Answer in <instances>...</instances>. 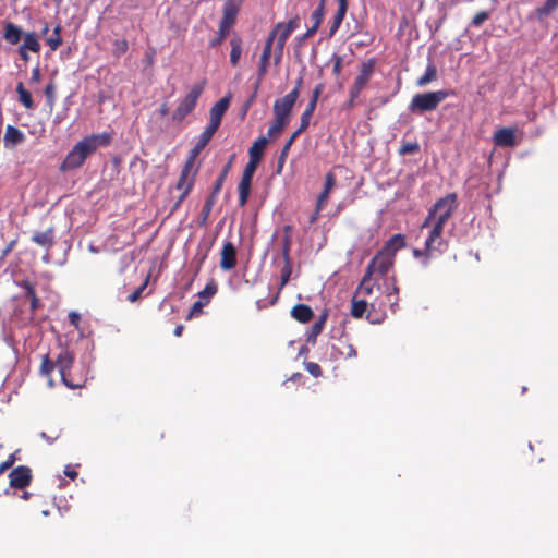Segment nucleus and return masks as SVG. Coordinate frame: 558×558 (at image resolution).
<instances>
[{"instance_id": "4", "label": "nucleus", "mask_w": 558, "mask_h": 558, "mask_svg": "<svg viewBox=\"0 0 558 558\" xmlns=\"http://www.w3.org/2000/svg\"><path fill=\"white\" fill-rule=\"evenodd\" d=\"M448 95L449 94L446 90L416 94L412 98L409 109L413 113H423L425 111L435 110L438 105L448 97Z\"/></svg>"}, {"instance_id": "31", "label": "nucleus", "mask_w": 558, "mask_h": 558, "mask_svg": "<svg viewBox=\"0 0 558 558\" xmlns=\"http://www.w3.org/2000/svg\"><path fill=\"white\" fill-rule=\"evenodd\" d=\"M436 78V68L429 64L423 76L417 80V86L423 87L433 82Z\"/></svg>"}, {"instance_id": "48", "label": "nucleus", "mask_w": 558, "mask_h": 558, "mask_svg": "<svg viewBox=\"0 0 558 558\" xmlns=\"http://www.w3.org/2000/svg\"><path fill=\"white\" fill-rule=\"evenodd\" d=\"M45 94H46V97L48 99V102L49 104H52L54 101V86L53 84H48L45 88Z\"/></svg>"}, {"instance_id": "40", "label": "nucleus", "mask_w": 558, "mask_h": 558, "mask_svg": "<svg viewBox=\"0 0 558 558\" xmlns=\"http://www.w3.org/2000/svg\"><path fill=\"white\" fill-rule=\"evenodd\" d=\"M257 165H258V162H256L254 160H250L244 168L242 177L252 180L254 172L256 171Z\"/></svg>"}, {"instance_id": "5", "label": "nucleus", "mask_w": 558, "mask_h": 558, "mask_svg": "<svg viewBox=\"0 0 558 558\" xmlns=\"http://www.w3.org/2000/svg\"><path fill=\"white\" fill-rule=\"evenodd\" d=\"M300 20L298 16L291 19L288 23H277L272 32H276V47L274 49V61L275 64L278 65L281 62L283 56V49L290 34L299 27Z\"/></svg>"}, {"instance_id": "38", "label": "nucleus", "mask_w": 558, "mask_h": 558, "mask_svg": "<svg viewBox=\"0 0 558 558\" xmlns=\"http://www.w3.org/2000/svg\"><path fill=\"white\" fill-rule=\"evenodd\" d=\"M302 131L300 130H296L292 135L291 137L289 138V141L286 143V145L283 146L282 150H281V156H280V159L283 160L286 158V156L288 155V151L290 150V147L292 146L293 142L295 141V138L299 136V134L301 133Z\"/></svg>"}, {"instance_id": "14", "label": "nucleus", "mask_w": 558, "mask_h": 558, "mask_svg": "<svg viewBox=\"0 0 558 558\" xmlns=\"http://www.w3.org/2000/svg\"><path fill=\"white\" fill-rule=\"evenodd\" d=\"M220 267L230 270L236 265V248L231 242H226L220 253Z\"/></svg>"}, {"instance_id": "9", "label": "nucleus", "mask_w": 558, "mask_h": 558, "mask_svg": "<svg viewBox=\"0 0 558 558\" xmlns=\"http://www.w3.org/2000/svg\"><path fill=\"white\" fill-rule=\"evenodd\" d=\"M298 99V90H291L284 97L277 99L274 104V114L276 119L289 122L290 113Z\"/></svg>"}, {"instance_id": "29", "label": "nucleus", "mask_w": 558, "mask_h": 558, "mask_svg": "<svg viewBox=\"0 0 558 558\" xmlns=\"http://www.w3.org/2000/svg\"><path fill=\"white\" fill-rule=\"evenodd\" d=\"M315 108H316L315 99H311L305 111L303 112V114L301 117V125L299 128L300 131L303 132L308 126Z\"/></svg>"}, {"instance_id": "19", "label": "nucleus", "mask_w": 558, "mask_h": 558, "mask_svg": "<svg viewBox=\"0 0 558 558\" xmlns=\"http://www.w3.org/2000/svg\"><path fill=\"white\" fill-rule=\"evenodd\" d=\"M72 363H73V356L69 352H62L58 356V360H57V363H56V367H58L63 383L66 386H69V387H73L66 380V375H68V373H69V371H70V368L72 366Z\"/></svg>"}, {"instance_id": "7", "label": "nucleus", "mask_w": 558, "mask_h": 558, "mask_svg": "<svg viewBox=\"0 0 558 558\" xmlns=\"http://www.w3.org/2000/svg\"><path fill=\"white\" fill-rule=\"evenodd\" d=\"M203 90L202 85H194L187 95L180 101L178 108L173 113V119L181 121L195 108L197 99Z\"/></svg>"}, {"instance_id": "28", "label": "nucleus", "mask_w": 558, "mask_h": 558, "mask_svg": "<svg viewBox=\"0 0 558 558\" xmlns=\"http://www.w3.org/2000/svg\"><path fill=\"white\" fill-rule=\"evenodd\" d=\"M251 183L252 180L244 177H242L239 183V199L241 206H244L247 202L251 192Z\"/></svg>"}, {"instance_id": "22", "label": "nucleus", "mask_w": 558, "mask_h": 558, "mask_svg": "<svg viewBox=\"0 0 558 558\" xmlns=\"http://www.w3.org/2000/svg\"><path fill=\"white\" fill-rule=\"evenodd\" d=\"M267 144H268V138L265 136H262L258 140H256L248 150L250 160L259 162Z\"/></svg>"}, {"instance_id": "33", "label": "nucleus", "mask_w": 558, "mask_h": 558, "mask_svg": "<svg viewBox=\"0 0 558 558\" xmlns=\"http://www.w3.org/2000/svg\"><path fill=\"white\" fill-rule=\"evenodd\" d=\"M557 8L558 0H546L545 3L536 10V12L541 17H543L549 15Z\"/></svg>"}, {"instance_id": "54", "label": "nucleus", "mask_w": 558, "mask_h": 558, "mask_svg": "<svg viewBox=\"0 0 558 558\" xmlns=\"http://www.w3.org/2000/svg\"><path fill=\"white\" fill-rule=\"evenodd\" d=\"M28 51H29V50H26V49H24V48H23V47H21V46H20V48H19V54H20V57H21L24 61H28V60H29Z\"/></svg>"}, {"instance_id": "44", "label": "nucleus", "mask_w": 558, "mask_h": 558, "mask_svg": "<svg viewBox=\"0 0 558 558\" xmlns=\"http://www.w3.org/2000/svg\"><path fill=\"white\" fill-rule=\"evenodd\" d=\"M207 304V301L203 302L202 300H198L196 301L193 306H192V310L190 312V315L189 317H192V316H195V315H198L203 307Z\"/></svg>"}, {"instance_id": "34", "label": "nucleus", "mask_w": 558, "mask_h": 558, "mask_svg": "<svg viewBox=\"0 0 558 558\" xmlns=\"http://www.w3.org/2000/svg\"><path fill=\"white\" fill-rule=\"evenodd\" d=\"M60 32H61V27L57 26L53 29V34L50 37H48V39H47V44L52 51L57 50L62 43Z\"/></svg>"}, {"instance_id": "62", "label": "nucleus", "mask_w": 558, "mask_h": 558, "mask_svg": "<svg viewBox=\"0 0 558 558\" xmlns=\"http://www.w3.org/2000/svg\"><path fill=\"white\" fill-rule=\"evenodd\" d=\"M168 111H169V109H168V106H167V105H162V106L160 107L159 112H160V114H161V116H167V114H168Z\"/></svg>"}, {"instance_id": "51", "label": "nucleus", "mask_w": 558, "mask_h": 558, "mask_svg": "<svg viewBox=\"0 0 558 558\" xmlns=\"http://www.w3.org/2000/svg\"><path fill=\"white\" fill-rule=\"evenodd\" d=\"M34 241L40 245H45L48 242V235L46 233L36 234Z\"/></svg>"}, {"instance_id": "41", "label": "nucleus", "mask_w": 558, "mask_h": 558, "mask_svg": "<svg viewBox=\"0 0 558 558\" xmlns=\"http://www.w3.org/2000/svg\"><path fill=\"white\" fill-rule=\"evenodd\" d=\"M128 50V43L124 39H119L114 41V53L117 56H121L125 53Z\"/></svg>"}, {"instance_id": "15", "label": "nucleus", "mask_w": 558, "mask_h": 558, "mask_svg": "<svg viewBox=\"0 0 558 558\" xmlns=\"http://www.w3.org/2000/svg\"><path fill=\"white\" fill-rule=\"evenodd\" d=\"M31 470L26 466H17L10 473V484L15 488H24L31 482Z\"/></svg>"}, {"instance_id": "20", "label": "nucleus", "mask_w": 558, "mask_h": 558, "mask_svg": "<svg viewBox=\"0 0 558 558\" xmlns=\"http://www.w3.org/2000/svg\"><path fill=\"white\" fill-rule=\"evenodd\" d=\"M336 185V178L335 175L329 172L326 174L325 177V183H324V190L323 192L318 195V198H317V209L318 210H322L329 197V194L330 192L332 191V189L335 187Z\"/></svg>"}, {"instance_id": "25", "label": "nucleus", "mask_w": 558, "mask_h": 558, "mask_svg": "<svg viewBox=\"0 0 558 558\" xmlns=\"http://www.w3.org/2000/svg\"><path fill=\"white\" fill-rule=\"evenodd\" d=\"M24 134L16 128L9 125L4 133L5 145H16L22 143Z\"/></svg>"}, {"instance_id": "1", "label": "nucleus", "mask_w": 558, "mask_h": 558, "mask_svg": "<svg viewBox=\"0 0 558 558\" xmlns=\"http://www.w3.org/2000/svg\"><path fill=\"white\" fill-rule=\"evenodd\" d=\"M111 136L108 133L90 134L78 141L64 158L61 169L63 171L80 168L85 160L98 148L109 145Z\"/></svg>"}, {"instance_id": "37", "label": "nucleus", "mask_w": 558, "mask_h": 558, "mask_svg": "<svg viewBox=\"0 0 558 558\" xmlns=\"http://www.w3.org/2000/svg\"><path fill=\"white\" fill-rule=\"evenodd\" d=\"M217 292V284L214 283V282H209L206 284V287L199 292V298L201 299H206V301L208 302V300L215 295Z\"/></svg>"}, {"instance_id": "8", "label": "nucleus", "mask_w": 558, "mask_h": 558, "mask_svg": "<svg viewBox=\"0 0 558 558\" xmlns=\"http://www.w3.org/2000/svg\"><path fill=\"white\" fill-rule=\"evenodd\" d=\"M393 259L395 257L390 253L381 250L372 259L365 274H369L372 277H374V275L384 276L393 266Z\"/></svg>"}, {"instance_id": "47", "label": "nucleus", "mask_w": 558, "mask_h": 558, "mask_svg": "<svg viewBox=\"0 0 558 558\" xmlns=\"http://www.w3.org/2000/svg\"><path fill=\"white\" fill-rule=\"evenodd\" d=\"M325 320H326V315L322 316V317L319 318V320H318V322H316V323L313 325V327H312V332H313V335H315V336H316V335H318V333H320V332H322L323 327H324V324H325Z\"/></svg>"}, {"instance_id": "21", "label": "nucleus", "mask_w": 558, "mask_h": 558, "mask_svg": "<svg viewBox=\"0 0 558 558\" xmlns=\"http://www.w3.org/2000/svg\"><path fill=\"white\" fill-rule=\"evenodd\" d=\"M22 36L24 35L21 27L13 23H7L4 25L3 37L8 43L15 45L21 40Z\"/></svg>"}, {"instance_id": "18", "label": "nucleus", "mask_w": 558, "mask_h": 558, "mask_svg": "<svg viewBox=\"0 0 558 558\" xmlns=\"http://www.w3.org/2000/svg\"><path fill=\"white\" fill-rule=\"evenodd\" d=\"M214 134L215 132L210 131L207 128L204 130V132L197 138V142L195 143L194 147L191 149L187 161H192L193 163L195 162L196 157L205 148V146L208 144Z\"/></svg>"}, {"instance_id": "61", "label": "nucleus", "mask_w": 558, "mask_h": 558, "mask_svg": "<svg viewBox=\"0 0 558 558\" xmlns=\"http://www.w3.org/2000/svg\"><path fill=\"white\" fill-rule=\"evenodd\" d=\"M223 179H225V177H223V175H221V177L218 179V181H217V183H216V186H215V191H216V192H218V191L221 189V185H222Z\"/></svg>"}, {"instance_id": "50", "label": "nucleus", "mask_w": 558, "mask_h": 558, "mask_svg": "<svg viewBox=\"0 0 558 558\" xmlns=\"http://www.w3.org/2000/svg\"><path fill=\"white\" fill-rule=\"evenodd\" d=\"M15 461L14 454H11L7 461L0 464V473H3L8 470Z\"/></svg>"}, {"instance_id": "36", "label": "nucleus", "mask_w": 558, "mask_h": 558, "mask_svg": "<svg viewBox=\"0 0 558 558\" xmlns=\"http://www.w3.org/2000/svg\"><path fill=\"white\" fill-rule=\"evenodd\" d=\"M311 19L315 27H319L324 19V0L320 1L318 8L312 13Z\"/></svg>"}, {"instance_id": "30", "label": "nucleus", "mask_w": 558, "mask_h": 558, "mask_svg": "<svg viewBox=\"0 0 558 558\" xmlns=\"http://www.w3.org/2000/svg\"><path fill=\"white\" fill-rule=\"evenodd\" d=\"M20 102L27 109L33 108L34 102L31 94L24 88L23 84L20 83L16 87Z\"/></svg>"}, {"instance_id": "12", "label": "nucleus", "mask_w": 558, "mask_h": 558, "mask_svg": "<svg viewBox=\"0 0 558 558\" xmlns=\"http://www.w3.org/2000/svg\"><path fill=\"white\" fill-rule=\"evenodd\" d=\"M427 228H429V232H428V236L425 240V251L427 252V254H430L434 251L440 250V247L444 244V239H442L444 227L432 223Z\"/></svg>"}, {"instance_id": "17", "label": "nucleus", "mask_w": 558, "mask_h": 558, "mask_svg": "<svg viewBox=\"0 0 558 558\" xmlns=\"http://www.w3.org/2000/svg\"><path fill=\"white\" fill-rule=\"evenodd\" d=\"M494 142L497 146H514L515 131L511 128H502L495 132Z\"/></svg>"}, {"instance_id": "3", "label": "nucleus", "mask_w": 558, "mask_h": 558, "mask_svg": "<svg viewBox=\"0 0 558 558\" xmlns=\"http://www.w3.org/2000/svg\"><path fill=\"white\" fill-rule=\"evenodd\" d=\"M457 207L456 194H448L444 198L439 199L433 208L425 221L422 225V229H425L429 225H438L444 227L448 219L452 216Z\"/></svg>"}, {"instance_id": "35", "label": "nucleus", "mask_w": 558, "mask_h": 558, "mask_svg": "<svg viewBox=\"0 0 558 558\" xmlns=\"http://www.w3.org/2000/svg\"><path fill=\"white\" fill-rule=\"evenodd\" d=\"M287 124V122L275 118L274 122L268 129V136L274 138L279 136Z\"/></svg>"}, {"instance_id": "58", "label": "nucleus", "mask_w": 558, "mask_h": 558, "mask_svg": "<svg viewBox=\"0 0 558 558\" xmlns=\"http://www.w3.org/2000/svg\"><path fill=\"white\" fill-rule=\"evenodd\" d=\"M339 2V8L338 10L339 11H342V12H347V0H338Z\"/></svg>"}, {"instance_id": "10", "label": "nucleus", "mask_w": 558, "mask_h": 558, "mask_svg": "<svg viewBox=\"0 0 558 558\" xmlns=\"http://www.w3.org/2000/svg\"><path fill=\"white\" fill-rule=\"evenodd\" d=\"M196 170L194 169V163L192 161L185 162V166L182 170L180 179L177 183V189L181 191V195L179 197L178 203H181L185 196L190 193L193 187L194 179H195Z\"/></svg>"}, {"instance_id": "49", "label": "nucleus", "mask_w": 558, "mask_h": 558, "mask_svg": "<svg viewBox=\"0 0 558 558\" xmlns=\"http://www.w3.org/2000/svg\"><path fill=\"white\" fill-rule=\"evenodd\" d=\"M306 369L315 377H318L320 375V367L316 363H308L306 365Z\"/></svg>"}, {"instance_id": "13", "label": "nucleus", "mask_w": 558, "mask_h": 558, "mask_svg": "<svg viewBox=\"0 0 558 558\" xmlns=\"http://www.w3.org/2000/svg\"><path fill=\"white\" fill-rule=\"evenodd\" d=\"M374 70V64L372 61L365 62L362 64L360 74L357 75L354 86L351 90V98L357 97L360 92L365 87L367 82L369 81Z\"/></svg>"}, {"instance_id": "23", "label": "nucleus", "mask_w": 558, "mask_h": 558, "mask_svg": "<svg viewBox=\"0 0 558 558\" xmlns=\"http://www.w3.org/2000/svg\"><path fill=\"white\" fill-rule=\"evenodd\" d=\"M291 315L301 323H307L313 316V311L307 305L298 304L291 310Z\"/></svg>"}, {"instance_id": "52", "label": "nucleus", "mask_w": 558, "mask_h": 558, "mask_svg": "<svg viewBox=\"0 0 558 558\" xmlns=\"http://www.w3.org/2000/svg\"><path fill=\"white\" fill-rule=\"evenodd\" d=\"M323 92V84H318L314 90H313V97L312 99H315V104H317L318 97L320 93Z\"/></svg>"}, {"instance_id": "55", "label": "nucleus", "mask_w": 558, "mask_h": 558, "mask_svg": "<svg viewBox=\"0 0 558 558\" xmlns=\"http://www.w3.org/2000/svg\"><path fill=\"white\" fill-rule=\"evenodd\" d=\"M141 291H142V290H141V289H138V290L134 291L133 293H131V294L129 295V298H128V299H129V301H130V302H135V301L138 299L140 294H141Z\"/></svg>"}, {"instance_id": "39", "label": "nucleus", "mask_w": 558, "mask_h": 558, "mask_svg": "<svg viewBox=\"0 0 558 558\" xmlns=\"http://www.w3.org/2000/svg\"><path fill=\"white\" fill-rule=\"evenodd\" d=\"M344 15H345V12H342V11H337L335 17H333V22H332V25L330 27V33L331 35L335 34L337 32V29L339 28V26L341 25L343 19H344Z\"/></svg>"}, {"instance_id": "42", "label": "nucleus", "mask_w": 558, "mask_h": 558, "mask_svg": "<svg viewBox=\"0 0 558 558\" xmlns=\"http://www.w3.org/2000/svg\"><path fill=\"white\" fill-rule=\"evenodd\" d=\"M276 32H270L267 39H266V43H265V47H264V50L263 51H268L269 53H271V50H272V46L275 45L276 46V43H277V38H276Z\"/></svg>"}, {"instance_id": "11", "label": "nucleus", "mask_w": 558, "mask_h": 558, "mask_svg": "<svg viewBox=\"0 0 558 558\" xmlns=\"http://www.w3.org/2000/svg\"><path fill=\"white\" fill-rule=\"evenodd\" d=\"M229 104L230 97L226 96L211 107L209 111V124L207 129H209L213 132L217 131V129L220 125L221 118L223 117L229 107Z\"/></svg>"}, {"instance_id": "26", "label": "nucleus", "mask_w": 558, "mask_h": 558, "mask_svg": "<svg viewBox=\"0 0 558 558\" xmlns=\"http://www.w3.org/2000/svg\"><path fill=\"white\" fill-rule=\"evenodd\" d=\"M231 51H230V62L233 66L238 65L239 60L242 54V40L240 37H233L230 40Z\"/></svg>"}, {"instance_id": "32", "label": "nucleus", "mask_w": 558, "mask_h": 558, "mask_svg": "<svg viewBox=\"0 0 558 558\" xmlns=\"http://www.w3.org/2000/svg\"><path fill=\"white\" fill-rule=\"evenodd\" d=\"M270 56L271 53H269L268 51H263L260 56L258 68V83L264 78V76L267 73Z\"/></svg>"}, {"instance_id": "2", "label": "nucleus", "mask_w": 558, "mask_h": 558, "mask_svg": "<svg viewBox=\"0 0 558 558\" xmlns=\"http://www.w3.org/2000/svg\"><path fill=\"white\" fill-rule=\"evenodd\" d=\"M384 286L385 287L383 288L377 278L369 276V274H365L357 288L356 296L373 301L375 300V302H383V305L389 303L392 311H395L398 301V287L395 281L391 286H388L386 280L384 281Z\"/></svg>"}, {"instance_id": "16", "label": "nucleus", "mask_w": 558, "mask_h": 558, "mask_svg": "<svg viewBox=\"0 0 558 558\" xmlns=\"http://www.w3.org/2000/svg\"><path fill=\"white\" fill-rule=\"evenodd\" d=\"M371 306L372 310L383 306V302H375V300L367 299H356L354 298L352 301L351 314L354 317H362L366 312L367 307Z\"/></svg>"}, {"instance_id": "24", "label": "nucleus", "mask_w": 558, "mask_h": 558, "mask_svg": "<svg viewBox=\"0 0 558 558\" xmlns=\"http://www.w3.org/2000/svg\"><path fill=\"white\" fill-rule=\"evenodd\" d=\"M26 50H29L32 52H39L40 51V43L37 37V35L33 32H28L24 34L23 36V44L21 45Z\"/></svg>"}, {"instance_id": "6", "label": "nucleus", "mask_w": 558, "mask_h": 558, "mask_svg": "<svg viewBox=\"0 0 558 558\" xmlns=\"http://www.w3.org/2000/svg\"><path fill=\"white\" fill-rule=\"evenodd\" d=\"M240 2L235 0H228L223 5V15L219 24L220 38H216L211 40L210 46L216 47L219 46L226 38V36L231 31L232 26L236 21V15L239 13Z\"/></svg>"}, {"instance_id": "27", "label": "nucleus", "mask_w": 558, "mask_h": 558, "mask_svg": "<svg viewBox=\"0 0 558 558\" xmlns=\"http://www.w3.org/2000/svg\"><path fill=\"white\" fill-rule=\"evenodd\" d=\"M405 245L404 239L400 234L393 235L383 247L384 252L390 253L393 257L396 252Z\"/></svg>"}, {"instance_id": "45", "label": "nucleus", "mask_w": 558, "mask_h": 558, "mask_svg": "<svg viewBox=\"0 0 558 558\" xmlns=\"http://www.w3.org/2000/svg\"><path fill=\"white\" fill-rule=\"evenodd\" d=\"M488 19V13L487 12H478L474 15L473 20H472V23L473 25L475 26H480L482 25L486 20Z\"/></svg>"}, {"instance_id": "64", "label": "nucleus", "mask_w": 558, "mask_h": 558, "mask_svg": "<svg viewBox=\"0 0 558 558\" xmlns=\"http://www.w3.org/2000/svg\"><path fill=\"white\" fill-rule=\"evenodd\" d=\"M317 29H318V27H315V25H312V27L308 28L306 33H307V35L313 36Z\"/></svg>"}, {"instance_id": "53", "label": "nucleus", "mask_w": 558, "mask_h": 558, "mask_svg": "<svg viewBox=\"0 0 558 558\" xmlns=\"http://www.w3.org/2000/svg\"><path fill=\"white\" fill-rule=\"evenodd\" d=\"M332 71L336 75H338L341 71V59L339 57H335V64Z\"/></svg>"}, {"instance_id": "60", "label": "nucleus", "mask_w": 558, "mask_h": 558, "mask_svg": "<svg viewBox=\"0 0 558 558\" xmlns=\"http://www.w3.org/2000/svg\"><path fill=\"white\" fill-rule=\"evenodd\" d=\"M70 319H71V323H72V324L76 325V324H77V322H78V319H80V316H78V314H76V313H71V314H70Z\"/></svg>"}, {"instance_id": "63", "label": "nucleus", "mask_w": 558, "mask_h": 558, "mask_svg": "<svg viewBox=\"0 0 558 558\" xmlns=\"http://www.w3.org/2000/svg\"><path fill=\"white\" fill-rule=\"evenodd\" d=\"M319 213L320 210L317 209V207L315 208V213L312 215L311 217V222H314L317 220L318 216H319Z\"/></svg>"}, {"instance_id": "43", "label": "nucleus", "mask_w": 558, "mask_h": 558, "mask_svg": "<svg viewBox=\"0 0 558 558\" xmlns=\"http://www.w3.org/2000/svg\"><path fill=\"white\" fill-rule=\"evenodd\" d=\"M417 150H418V144H416V143H408V144H404L403 146H401L400 154L401 155H407V154L415 153Z\"/></svg>"}, {"instance_id": "46", "label": "nucleus", "mask_w": 558, "mask_h": 558, "mask_svg": "<svg viewBox=\"0 0 558 558\" xmlns=\"http://www.w3.org/2000/svg\"><path fill=\"white\" fill-rule=\"evenodd\" d=\"M56 367L53 363L49 361L48 357H45L41 363V372L45 375H49V373Z\"/></svg>"}, {"instance_id": "57", "label": "nucleus", "mask_w": 558, "mask_h": 558, "mask_svg": "<svg viewBox=\"0 0 558 558\" xmlns=\"http://www.w3.org/2000/svg\"><path fill=\"white\" fill-rule=\"evenodd\" d=\"M39 78H40L39 69H38V68H36V69H34V70H33V72H32V80H33L34 82H38V81H39Z\"/></svg>"}, {"instance_id": "56", "label": "nucleus", "mask_w": 558, "mask_h": 558, "mask_svg": "<svg viewBox=\"0 0 558 558\" xmlns=\"http://www.w3.org/2000/svg\"><path fill=\"white\" fill-rule=\"evenodd\" d=\"M345 356L347 357H355L356 356V351L352 345H348V351L345 353Z\"/></svg>"}, {"instance_id": "59", "label": "nucleus", "mask_w": 558, "mask_h": 558, "mask_svg": "<svg viewBox=\"0 0 558 558\" xmlns=\"http://www.w3.org/2000/svg\"><path fill=\"white\" fill-rule=\"evenodd\" d=\"M64 473L66 476L71 478H75L77 475V473L75 471L70 470L69 466L64 470Z\"/></svg>"}]
</instances>
